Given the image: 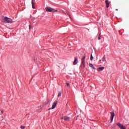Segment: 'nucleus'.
I'll use <instances>...</instances> for the list:
<instances>
[{"label": "nucleus", "instance_id": "a211bd4d", "mask_svg": "<svg viewBox=\"0 0 129 129\" xmlns=\"http://www.w3.org/2000/svg\"><path fill=\"white\" fill-rule=\"evenodd\" d=\"M89 66H90V67H93V64H92V63H90L89 64Z\"/></svg>", "mask_w": 129, "mask_h": 129}, {"label": "nucleus", "instance_id": "423d86ee", "mask_svg": "<svg viewBox=\"0 0 129 129\" xmlns=\"http://www.w3.org/2000/svg\"><path fill=\"white\" fill-rule=\"evenodd\" d=\"M56 105H57V101H54L50 109H54L56 107Z\"/></svg>", "mask_w": 129, "mask_h": 129}, {"label": "nucleus", "instance_id": "aec40b11", "mask_svg": "<svg viewBox=\"0 0 129 129\" xmlns=\"http://www.w3.org/2000/svg\"><path fill=\"white\" fill-rule=\"evenodd\" d=\"M92 68H93V69H94V70H95V68L94 66H93V67H92Z\"/></svg>", "mask_w": 129, "mask_h": 129}, {"label": "nucleus", "instance_id": "5701e85b", "mask_svg": "<svg viewBox=\"0 0 129 129\" xmlns=\"http://www.w3.org/2000/svg\"><path fill=\"white\" fill-rule=\"evenodd\" d=\"M67 14L68 15V12H67Z\"/></svg>", "mask_w": 129, "mask_h": 129}, {"label": "nucleus", "instance_id": "6ab92c4d", "mask_svg": "<svg viewBox=\"0 0 129 129\" xmlns=\"http://www.w3.org/2000/svg\"><path fill=\"white\" fill-rule=\"evenodd\" d=\"M20 127H21V129H25V127L24 126H21Z\"/></svg>", "mask_w": 129, "mask_h": 129}, {"label": "nucleus", "instance_id": "39448f33", "mask_svg": "<svg viewBox=\"0 0 129 129\" xmlns=\"http://www.w3.org/2000/svg\"><path fill=\"white\" fill-rule=\"evenodd\" d=\"M116 124L120 129H126L125 126L122 125L120 123H117Z\"/></svg>", "mask_w": 129, "mask_h": 129}, {"label": "nucleus", "instance_id": "4be33fe9", "mask_svg": "<svg viewBox=\"0 0 129 129\" xmlns=\"http://www.w3.org/2000/svg\"><path fill=\"white\" fill-rule=\"evenodd\" d=\"M31 25H29V29H31Z\"/></svg>", "mask_w": 129, "mask_h": 129}, {"label": "nucleus", "instance_id": "dca6fc26", "mask_svg": "<svg viewBox=\"0 0 129 129\" xmlns=\"http://www.w3.org/2000/svg\"><path fill=\"white\" fill-rule=\"evenodd\" d=\"M32 9H36V8L35 7V4H32Z\"/></svg>", "mask_w": 129, "mask_h": 129}, {"label": "nucleus", "instance_id": "7ed1b4c3", "mask_svg": "<svg viewBox=\"0 0 129 129\" xmlns=\"http://www.w3.org/2000/svg\"><path fill=\"white\" fill-rule=\"evenodd\" d=\"M4 21L5 23H13V20L7 17H5Z\"/></svg>", "mask_w": 129, "mask_h": 129}, {"label": "nucleus", "instance_id": "f3484780", "mask_svg": "<svg viewBox=\"0 0 129 129\" xmlns=\"http://www.w3.org/2000/svg\"><path fill=\"white\" fill-rule=\"evenodd\" d=\"M66 85H67V86H68V87H70V84L69 83H66Z\"/></svg>", "mask_w": 129, "mask_h": 129}, {"label": "nucleus", "instance_id": "412c9836", "mask_svg": "<svg viewBox=\"0 0 129 129\" xmlns=\"http://www.w3.org/2000/svg\"><path fill=\"white\" fill-rule=\"evenodd\" d=\"M1 113H4V110H1Z\"/></svg>", "mask_w": 129, "mask_h": 129}, {"label": "nucleus", "instance_id": "9b49d317", "mask_svg": "<svg viewBox=\"0 0 129 129\" xmlns=\"http://www.w3.org/2000/svg\"><path fill=\"white\" fill-rule=\"evenodd\" d=\"M102 60L103 62H105V61H106V59H105V56H103V57L102 58Z\"/></svg>", "mask_w": 129, "mask_h": 129}, {"label": "nucleus", "instance_id": "2eb2a0df", "mask_svg": "<svg viewBox=\"0 0 129 129\" xmlns=\"http://www.w3.org/2000/svg\"><path fill=\"white\" fill-rule=\"evenodd\" d=\"M90 60L91 61H92V60H93V56H92V55H91Z\"/></svg>", "mask_w": 129, "mask_h": 129}, {"label": "nucleus", "instance_id": "0eeeda50", "mask_svg": "<svg viewBox=\"0 0 129 129\" xmlns=\"http://www.w3.org/2000/svg\"><path fill=\"white\" fill-rule=\"evenodd\" d=\"M113 117H114V112H111V121H112L113 120Z\"/></svg>", "mask_w": 129, "mask_h": 129}, {"label": "nucleus", "instance_id": "9d476101", "mask_svg": "<svg viewBox=\"0 0 129 129\" xmlns=\"http://www.w3.org/2000/svg\"><path fill=\"white\" fill-rule=\"evenodd\" d=\"M109 2L108 0H106L105 3L106 5V8H109Z\"/></svg>", "mask_w": 129, "mask_h": 129}, {"label": "nucleus", "instance_id": "f257e3e1", "mask_svg": "<svg viewBox=\"0 0 129 129\" xmlns=\"http://www.w3.org/2000/svg\"><path fill=\"white\" fill-rule=\"evenodd\" d=\"M85 58H86V56L85 55L81 59V67L82 68H85Z\"/></svg>", "mask_w": 129, "mask_h": 129}, {"label": "nucleus", "instance_id": "20e7f679", "mask_svg": "<svg viewBox=\"0 0 129 129\" xmlns=\"http://www.w3.org/2000/svg\"><path fill=\"white\" fill-rule=\"evenodd\" d=\"M61 119H64V120H66V121H69L70 119V117L68 116H61L60 117Z\"/></svg>", "mask_w": 129, "mask_h": 129}, {"label": "nucleus", "instance_id": "4468645a", "mask_svg": "<svg viewBox=\"0 0 129 129\" xmlns=\"http://www.w3.org/2000/svg\"><path fill=\"white\" fill-rule=\"evenodd\" d=\"M61 93L60 92H59L58 94V97H60V96H61Z\"/></svg>", "mask_w": 129, "mask_h": 129}, {"label": "nucleus", "instance_id": "f8f14e48", "mask_svg": "<svg viewBox=\"0 0 129 129\" xmlns=\"http://www.w3.org/2000/svg\"><path fill=\"white\" fill-rule=\"evenodd\" d=\"M101 34H99V37H98V40H100L101 38Z\"/></svg>", "mask_w": 129, "mask_h": 129}, {"label": "nucleus", "instance_id": "1a4fd4ad", "mask_svg": "<svg viewBox=\"0 0 129 129\" xmlns=\"http://www.w3.org/2000/svg\"><path fill=\"white\" fill-rule=\"evenodd\" d=\"M103 70H104V67H100L97 69V71H98L99 72L100 71H102Z\"/></svg>", "mask_w": 129, "mask_h": 129}, {"label": "nucleus", "instance_id": "6e6552de", "mask_svg": "<svg viewBox=\"0 0 129 129\" xmlns=\"http://www.w3.org/2000/svg\"><path fill=\"white\" fill-rule=\"evenodd\" d=\"M78 63V58L75 57V60L74 61V65H76Z\"/></svg>", "mask_w": 129, "mask_h": 129}, {"label": "nucleus", "instance_id": "ddd939ff", "mask_svg": "<svg viewBox=\"0 0 129 129\" xmlns=\"http://www.w3.org/2000/svg\"><path fill=\"white\" fill-rule=\"evenodd\" d=\"M31 4L32 5H35V0H32Z\"/></svg>", "mask_w": 129, "mask_h": 129}, {"label": "nucleus", "instance_id": "f03ea898", "mask_svg": "<svg viewBox=\"0 0 129 129\" xmlns=\"http://www.w3.org/2000/svg\"><path fill=\"white\" fill-rule=\"evenodd\" d=\"M46 11L48 12L49 13H51L52 12H57V10H54V9L51 8V7H46L45 8Z\"/></svg>", "mask_w": 129, "mask_h": 129}]
</instances>
